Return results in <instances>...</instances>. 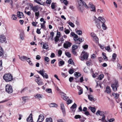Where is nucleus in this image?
Segmentation results:
<instances>
[{"label": "nucleus", "mask_w": 122, "mask_h": 122, "mask_svg": "<svg viewBox=\"0 0 122 122\" xmlns=\"http://www.w3.org/2000/svg\"><path fill=\"white\" fill-rule=\"evenodd\" d=\"M111 86L114 91L115 92L117 91V88L119 86L118 81L115 80V82L111 85Z\"/></svg>", "instance_id": "nucleus-3"}, {"label": "nucleus", "mask_w": 122, "mask_h": 122, "mask_svg": "<svg viewBox=\"0 0 122 122\" xmlns=\"http://www.w3.org/2000/svg\"><path fill=\"white\" fill-rule=\"evenodd\" d=\"M3 78L7 82L11 81L13 80L12 75L10 73L5 74L3 76Z\"/></svg>", "instance_id": "nucleus-2"}, {"label": "nucleus", "mask_w": 122, "mask_h": 122, "mask_svg": "<svg viewBox=\"0 0 122 122\" xmlns=\"http://www.w3.org/2000/svg\"><path fill=\"white\" fill-rule=\"evenodd\" d=\"M5 89L6 92L8 93H11L13 92L12 86L9 85H7L5 87Z\"/></svg>", "instance_id": "nucleus-4"}, {"label": "nucleus", "mask_w": 122, "mask_h": 122, "mask_svg": "<svg viewBox=\"0 0 122 122\" xmlns=\"http://www.w3.org/2000/svg\"><path fill=\"white\" fill-rule=\"evenodd\" d=\"M98 19L102 24L105 23V19L102 17H99L98 18Z\"/></svg>", "instance_id": "nucleus-17"}, {"label": "nucleus", "mask_w": 122, "mask_h": 122, "mask_svg": "<svg viewBox=\"0 0 122 122\" xmlns=\"http://www.w3.org/2000/svg\"><path fill=\"white\" fill-rule=\"evenodd\" d=\"M89 108L90 109L91 111L93 113H94L95 112L96 109L95 107L90 106L89 107Z\"/></svg>", "instance_id": "nucleus-23"}, {"label": "nucleus", "mask_w": 122, "mask_h": 122, "mask_svg": "<svg viewBox=\"0 0 122 122\" xmlns=\"http://www.w3.org/2000/svg\"><path fill=\"white\" fill-rule=\"evenodd\" d=\"M19 58L22 61H24L27 60H28L30 59V58H28L26 56H22L21 57L20 56Z\"/></svg>", "instance_id": "nucleus-14"}, {"label": "nucleus", "mask_w": 122, "mask_h": 122, "mask_svg": "<svg viewBox=\"0 0 122 122\" xmlns=\"http://www.w3.org/2000/svg\"><path fill=\"white\" fill-rule=\"evenodd\" d=\"M39 9V8L37 6H34L32 9V10L34 12L37 11Z\"/></svg>", "instance_id": "nucleus-19"}, {"label": "nucleus", "mask_w": 122, "mask_h": 122, "mask_svg": "<svg viewBox=\"0 0 122 122\" xmlns=\"http://www.w3.org/2000/svg\"><path fill=\"white\" fill-rule=\"evenodd\" d=\"M77 48V46L76 45H74L72 46V50H75Z\"/></svg>", "instance_id": "nucleus-40"}, {"label": "nucleus", "mask_w": 122, "mask_h": 122, "mask_svg": "<svg viewBox=\"0 0 122 122\" xmlns=\"http://www.w3.org/2000/svg\"><path fill=\"white\" fill-rule=\"evenodd\" d=\"M59 37H57V36H56V37L55 38V41L56 42L58 41L59 40Z\"/></svg>", "instance_id": "nucleus-62"}, {"label": "nucleus", "mask_w": 122, "mask_h": 122, "mask_svg": "<svg viewBox=\"0 0 122 122\" xmlns=\"http://www.w3.org/2000/svg\"><path fill=\"white\" fill-rule=\"evenodd\" d=\"M117 66L118 68L120 70H122V66L120 64L118 63Z\"/></svg>", "instance_id": "nucleus-50"}, {"label": "nucleus", "mask_w": 122, "mask_h": 122, "mask_svg": "<svg viewBox=\"0 0 122 122\" xmlns=\"http://www.w3.org/2000/svg\"><path fill=\"white\" fill-rule=\"evenodd\" d=\"M26 121L27 122H32L33 120L32 114H31L27 118Z\"/></svg>", "instance_id": "nucleus-13"}, {"label": "nucleus", "mask_w": 122, "mask_h": 122, "mask_svg": "<svg viewBox=\"0 0 122 122\" xmlns=\"http://www.w3.org/2000/svg\"><path fill=\"white\" fill-rule=\"evenodd\" d=\"M112 95L116 99L118 98L119 97V94L114 93H112Z\"/></svg>", "instance_id": "nucleus-21"}, {"label": "nucleus", "mask_w": 122, "mask_h": 122, "mask_svg": "<svg viewBox=\"0 0 122 122\" xmlns=\"http://www.w3.org/2000/svg\"><path fill=\"white\" fill-rule=\"evenodd\" d=\"M71 35L74 37V38H78V36L77 35L75 34L74 32H72L71 33Z\"/></svg>", "instance_id": "nucleus-30"}, {"label": "nucleus", "mask_w": 122, "mask_h": 122, "mask_svg": "<svg viewBox=\"0 0 122 122\" xmlns=\"http://www.w3.org/2000/svg\"><path fill=\"white\" fill-rule=\"evenodd\" d=\"M46 122H53L52 119L51 117L47 118L46 119Z\"/></svg>", "instance_id": "nucleus-31"}, {"label": "nucleus", "mask_w": 122, "mask_h": 122, "mask_svg": "<svg viewBox=\"0 0 122 122\" xmlns=\"http://www.w3.org/2000/svg\"><path fill=\"white\" fill-rule=\"evenodd\" d=\"M24 32L23 31L22 32L20 35V37L22 40H23L24 39Z\"/></svg>", "instance_id": "nucleus-26"}, {"label": "nucleus", "mask_w": 122, "mask_h": 122, "mask_svg": "<svg viewBox=\"0 0 122 122\" xmlns=\"http://www.w3.org/2000/svg\"><path fill=\"white\" fill-rule=\"evenodd\" d=\"M106 92H107L108 94H109L111 92V89L110 87L108 86H107L106 88Z\"/></svg>", "instance_id": "nucleus-25"}, {"label": "nucleus", "mask_w": 122, "mask_h": 122, "mask_svg": "<svg viewBox=\"0 0 122 122\" xmlns=\"http://www.w3.org/2000/svg\"><path fill=\"white\" fill-rule=\"evenodd\" d=\"M65 54L68 57H70L71 56V54L69 52H65Z\"/></svg>", "instance_id": "nucleus-43"}, {"label": "nucleus", "mask_w": 122, "mask_h": 122, "mask_svg": "<svg viewBox=\"0 0 122 122\" xmlns=\"http://www.w3.org/2000/svg\"><path fill=\"white\" fill-rule=\"evenodd\" d=\"M12 18L13 20H15L17 18V16L15 15H13Z\"/></svg>", "instance_id": "nucleus-57"}, {"label": "nucleus", "mask_w": 122, "mask_h": 122, "mask_svg": "<svg viewBox=\"0 0 122 122\" xmlns=\"http://www.w3.org/2000/svg\"><path fill=\"white\" fill-rule=\"evenodd\" d=\"M93 38V40L94 41H95L97 43V42H98V38L96 36L95 37Z\"/></svg>", "instance_id": "nucleus-46"}, {"label": "nucleus", "mask_w": 122, "mask_h": 122, "mask_svg": "<svg viewBox=\"0 0 122 122\" xmlns=\"http://www.w3.org/2000/svg\"><path fill=\"white\" fill-rule=\"evenodd\" d=\"M84 113L86 115L88 116L90 115V114L88 111H86Z\"/></svg>", "instance_id": "nucleus-64"}, {"label": "nucleus", "mask_w": 122, "mask_h": 122, "mask_svg": "<svg viewBox=\"0 0 122 122\" xmlns=\"http://www.w3.org/2000/svg\"><path fill=\"white\" fill-rule=\"evenodd\" d=\"M43 48L46 49H48L49 47L47 44L44 43L43 45Z\"/></svg>", "instance_id": "nucleus-22"}, {"label": "nucleus", "mask_w": 122, "mask_h": 122, "mask_svg": "<svg viewBox=\"0 0 122 122\" xmlns=\"http://www.w3.org/2000/svg\"><path fill=\"white\" fill-rule=\"evenodd\" d=\"M96 114L97 115H99L101 116H102L104 115V112L98 110L96 112Z\"/></svg>", "instance_id": "nucleus-16"}, {"label": "nucleus", "mask_w": 122, "mask_h": 122, "mask_svg": "<svg viewBox=\"0 0 122 122\" xmlns=\"http://www.w3.org/2000/svg\"><path fill=\"white\" fill-rule=\"evenodd\" d=\"M78 5L77 7V8L81 12L83 11L84 10L83 5H84V6L86 8H88V5H86V3L82 0H78Z\"/></svg>", "instance_id": "nucleus-1"}, {"label": "nucleus", "mask_w": 122, "mask_h": 122, "mask_svg": "<svg viewBox=\"0 0 122 122\" xmlns=\"http://www.w3.org/2000/svg\"><path fill=\"white\" fill-rule=\"evenodd\" d=\"M41 1V0H34V2H36L40 5H42V4L40 3Z\"/></svg>", "instance_id": "nucleus-47"}, {"label": "nucleus", "mask_w": 122, "mask_h": 122, "mask_svg": "<svg viewBox=\"0 0 122 122\" xmlns=\"http://www.w3.org/2000/svg\"><path fill=\"white\" fill-rule=\"evenodd\" d=\"M4 52L2 47L0 46V56H1L3 54Z\"/></svg>", "instance_id": "nucleus-33"}, {"label": "nucleus", "mask_w": 122, "mask_h": 122, "mask_svg": "<svg viewBox=\"0 0 122 122\" xmlns=\"http://www.w3.org/2000/svg\"><path fill=\"white\" fill-rule=\"evenodd\" d=\"M76 33L78 35H81L82 34V31L81 30H79L76 31Z\"/></svg>", "instance_id": "nucleus-45"}, {"label": "nucleus", "mask_w": 122, "mask_h": 122, "mask_svg": "<svg viewBox=\"0 0 122 122\" xmlns=\"http://www.w3.org/2000/svg\"><path fill=\"white\" fill-rule=\"evenodd\" d=\"M88 6V8L90 7L92 9L91 10V11L94 12L96 11L95 6L92 3H89V4Z\"/></svg>", "instance_id": "nucleus-8"}, {"label": "nucleus", "mask_w": 122, "mask_h": 122, "mask_svg": "<svg viewBox=\"0 0 122 122\" xmlns=\"http://www.w3.org/2000/svg\"><path fill=\"white\" fill-rule=\"evenodd\" d=\"M74 76L77 78L78 77L80 76L81 74L79 73L76 72L74 73Z\"/></svg>", "instance_id": "nucleus-38"}, {"label": "nucleus", "mask_w": 122, "mask_h": 122, "mask_svg": "<svg viewBox=\"0 0 122 122\" xmlns=\"http://www.w3.org/2000/svg\"><path fill=\"white\" fill-rule=\"evenodd\" d=\"M104 77V75L102 74H101L99 76L98 79L100 80H101Z\"/></svg>", "instance_id": "nucleus-44"}, {"label": "nucleus", "mask_w": 122, "mask_h": 122, "mask_svg": "<svg viewBox=\"0 0 122 122\" xmlns=\"http://www.w3.org/2000/svg\"><path fill=\"white\" fill-rule=\"evenodd\" d=\"M45 71L43 70H40L38 72L40 74L43 78H45L46 79H48V75L46 73H44Z\"/></svg>", "instance_id": "nucleus-5"}, {"label": "nucleus", "mask_w": 122, "mask_h": 122, "mask_svg": "<svg viewBox=\"0 0 122 122\" xmlns=\"http://www.w3.org/2000/svg\"><path fill=\"white\" fill-rule=\"evenodd\" d=\"M102 56L105 60H107V58L106 56V54L104 52L102 53Z\"/></svg>", "instance_id": "nucleus-32"}, {"label": "nucleus", "mask_w": 122, "mask_h": 122, "mask_svg": "<svg viewBox=\"0 0 122 122\" xmlns=\"http://www.w3.org/2000/svg\"><path fill=\"white\" fill-rule=\"evenodd\" d=\"M76 107L77 105L76 103H74L72 105V106L70 107V109L71 111L74 112H75Z\"/></svg>", "instance_id": "nucleus-12"}, {"label": "nucleus", "mask_w": 122, "mask_h": 122, "mask_svg": "<svg viewBox=\"0 0 122 122\" xmlns=\"http://www.w3.org/2000/svg\"><path fill=\"white\" fill-rule=\"evenodd\" d=\"M86 119V118L83 117H81V118H80V121L81 122H84Z\"/></svg>", "instance_id": "nucleus-37"}, {"label": "nucleus", "mask_w": 122, "mask_h": 122, "mask_svg": "<svg viewBox=\"0 0 122 122\" xmlns=\"http://www.w3.org/2000/svg\"><path fill=\"white\" fill-rule=\"evenodd\" d=\"M68 24L71 26L73 28H74L75 27V25L72 22H69Z\"/></svg>", "instance_id": "nucleus-53"}, {"label": "nucleus", "mask_w": 122, "mask_h": 122, "mask_svg": "<svg viewBox=\"0 0 122 122\" xmlns=\"http://www.w3.org/2000/svg\"><path fill=\"white\" fill-rule=\"evenodd\" d=\"M96 23H97L96 25L97 27L99 29H100L101 28V26L100 23H97V22H96Z\"/></svg>", "instance_id": "nucleus-59"}, {"label": "nucleus", "mask_w": 122, "mask_h": 122, "mask_svg": "<svg viewBox=\"0 0 122 122\" xmlns=\"http://www.w3.org/2000/svg\"><path fill=\"white\" fill-rule=\"evenodd\" d=\"M24 12L25 14H27L28 15H30L31 14V13L30 11H28L27 12L25 10L24 11Z\"/></svg>", "instance_id": "nucleus-55"}, {"label": "nucleus", "mask_w": 122, "mask_h": 122, "mask_svg": "<svg viewBox=\"0 0 122 122\" xmlns=\"http://www.w3.org/2000/svg\"><path fill=\"white\" fill-rule=\"evenodd\" d=\"M43 95H41L39 94H37L36 95L34 96V97L40 100L43 97Z\"/></svg>", "instance_id": "nucleus-15"}, {"label": "nucleus", "mask_w": 122, "mask_h": 122, "mask_svg": "<svg viewBox=\"0 0 122 122\" xmlns=\"http://www.w3.org/2000/svg\"><path fill=\"white\" fill-rule=\"evenodd\" d=\"M54 33L53 32H51L50 33V37L52 41L53 40V38L54 36Z\"/></svg>", "instance_id": "nucleus-39"}, {"label": "nucleus", "mask_w": 122, "mask_h": 122, "mask_svg": "<svg viewBox=\"0 0 122 122\" xmlns=\"http://www.w3.org/2000/svg\"><path fill=\"white\" fill-rule=\"evenodd\" d=\"M105 119V116L104 115H103L102 116V118L101 119H99V120L102 121L103 122H107V121H106V120L105 121H104Z\"/></svg>", "instance_id": "nucleus-34"}, {"label": "nucleus", "mask_w": 122, "mask_h": 122, "mask_svg": "<svg viewBox=\"0 0 122 122\" xmlns=\"http://www.w3.org/2000/svg\"><path fill=\"white\" fill-rule=\"evenodd\" d=\"M18 16L19 18H21L23 16V14L22 12L18 11L17 12Z\"/></svg>", "instance_id": "nucleus-18"}, {"label": "nucleus", "mask_w": 122, "mask_h": 122, "mask_svg": "<svg viewBox=\"0 0 122 122\" xmlns=\"http://www.w3.org/2000/svg\"><path fill=\"white\" fill-rule=\"evenodd\" d=\"M74 40L75 41V43L76 44H80L81 43L78 40V37L76 38H74Z\"/></svg>", "instance_id": "nucleus-29"}, {"label": "nucleus", "mask_w": 122, "mask_h": 122, "mask_svg": "<svg viewBox=\"0 0 122 122\" xmlns=\"http://www.w3.org/2000/svg\"><path fill=\"white\" fill-rule=\"evenodd\" d=\"M117 55L115 53L113 54L112 55V58L114 60H115L116 58V57L117 56Z\"/></svg>", "instance_id": "nucleus-52"}, {"label": "nucleus", "mask_w": 122, "mask_h": 122, "mask_svg": "<svg viewBox=\"0 0 122 122\" xmlns=\"http://www.w3.org/2000/svg\"><path fill=\"white\" fill-rule=\"evenodd\" d=\"M62 53V51L61 50H59L58 51V56H60L61 55Z\"/></svg>", "instance_id": "nucleus-58"}, {"label": "nucleus", "mask_w": 122, "mask_h": 122, "mask_svg": "<svg viewBox=\"0 0 122 122\" xmlns=\"http://www.w3.org/2000/svg\"><path fill=\"white\" fill-rule=\"evenodd\" d=\"M45 61L47 62H48L50 60L49 58L48 57H45L44 58Z\"/></svg>", "instance_id": "nucleus-56"}, {"label": "nucleus", "mask_w": 122, "mask_h": 122, "mask_svg": "<svg viewBox=\"0 0 122 122\" xmlns=\"http://www.w3.org/2000/svg\"><path fill=\"white\" fill-rule=\"evenodd\" d=\"M56 5V3L53 2L51 4V7L52 9H54L55 7V5Z\"/></svg>", "instance_id": "nucleus-41"}, {"label": "nucleus", "mask_w": 122, "mask_h": 122, "mask_svg": "<svg viewBox=\"0 0 122 122\" xmlns=\"http://www.w3.org/2000/svg\"><path fill=\"white\" fill-rule=\"evenodd\" d=\"M51 0H46V6H49L51 4ZM44 5H45V4Z\"/></svg>", "instance_id": "nucleus-27"}, {"label": "nucleus", "mask_w": 122, "mask_h": 122, "mask_svg": "<svg viewBox=\"0 0 122 122\" xmlns=\"http://www.w3.org/2000/svg\"><path fill=\"white\" fill-rule=\"evenodd\" d=\"M27 97H22V99L23 101V102H24L23 103H24L26 101L27 99Z\"/></svg>", "instance_id": "nucleus-48"}, {"label": "nucleus", "mask_w": 122, "mask_h": 122, "mask_svg": "<svg viewBox=\"0 0 122 122\" xmlns=\"http://www.w3.org/2000/svg\"><path fill=\"white\" fill-rule=\"evenodd\" d=\"M88 98L91 101H92L94 100V97L92 95H88Z\"/></svg>", "instance_id": "nucleus-28"}, {"label": "nucleus", "mask_w": 122, "mask_h": 122, "mask_svg": "<svg viewBox=\"0 0 122 122\" xmlns=\"http://www.w3.org/2000/svg\"><path fill=\"white\" fill-rule=\"evenodd\" d=\"M72 45V43L70 42L66 41L63 44V47L66 49H67L70 47Z\"/></svg>", "instance_id": "nucleus-7"}, {"label": "nucleus", "mask_w": 122, "mask_h": 122, "mask_svg": "<svg viewBox=\"0 0 122 122\" xmlns=\"http://www.w3.org/2000/svg\"><path fill=\"white\" fill-rule=\"evenodd\" d=\"M59 66H61L63 65L64 64V61H60L59 62Z\"/></svg>", "instance_id": "nucleus-35"}, {"label": "nucleus", "mask_w": 122, "mask_h": 122, "mask_svg": "<svg viewBox=\"0 0 122 122\" xmlns=\"http://www.w3.org/2000/svg\"><path fill=\"white\" fill-rule=\"evenodd\" d=\"M6 38L4 35H0V42L2 43L5 42Z\"/></svg>", "instance_id": "nucleus-11"}, {"label": "nucleus", "mask_w": 122, "mask_h": 122, "mask_svg": "<svg viewBox=\"0 0 122 122\" xmlns=\"http://www.w3.org/2000/svg\"><path fill=\"white\" fill-rule=\"evenodd\" d=\"M104 23H103L102 25V27L103 29L104 30H106L107 28V27L106 26V25Z\"/></svg>", "instance_id": "nucleus-36"}, {"label": "nucleus", "mask_w": 122, "mask_h": 122, "mask_svg": "<svg viewBox=\"0 0 122 122\" xmlns=\"http://www.w3.org/2000/svg\"><path fill=\"white\" fill-rule=\"evenodd\" d=\"M44 116L42 114L40 115L39 116L37 122H41L44 120Z\"/></svg>", "instance_id": "nucleus-10"}, {"label": "nucleus", "mask_w": 122, "mask_h": 122, "mask_svg": "<svg viewBox=\"0 0 122 122\" xmlns=\"http://www.w3.org/2000/svg\"><path fill=\"white\" fill-rule=\"evenodd\" d=\"M105 49L108 51L111 52L112 51V50L110 49V47L109 46H108L107 47H105Z\"/></svg>", "instance_id": "nucleus-42"}, {"label": "nucleus", "mask_w": 122, "mask_h": 122, "mask_svg": "<svg viewBox=\"0 0 122 122\" xmlns=\"http://www.w3.org/2000/svg\"><path fill=\"white\" fill-rule=\"evenodd\" d=\"M68 63L70 64H74V63L73 62V61L71 59H70L68 61Z\"/></svg>", "instance_id": "nucleus-54"}, {"label": "nucleus", "mask_w": 122, "mask_h": 122, "mask_svg": "<svg viewBox=\"0 0 122 122\" xmlns=\"http://www.w3.org/2000/svg\"><path fill=\"white\" fill-rule=\"evenodd\" d=\"M35 81L37 82L39 85H41L43 84L42 82L40 80H39L38 79H35Z\"/></svg>", "instance_id": "nucleus-20"}, {"label": "nucleus", "mask_w": 122, "mask_h": 122, "mask_svg": "<svg viewBox=\"0 0 122 122\" xmlns=\"http://www.w3.org/2000/svg\"><path fill=\"white\" fill-rule=\"evenodd\" d=\"M60 106L61 108L63 114V116L64 117L66 116V112L65 107L63 103L61 102V103Z\"/></svg>", "instance_id": "nucleus-6"}, {"label": "nucleus", "mask_w": 122, "mask_h": 122, "mask_svg": "<svg viewBox=\"0 0 122 122\" xmlns=\"http://www.w3.org/2000/svg\"><path fill=\"white\" fill-rule=\"evenodd\" d=\"M49 106L50 107H57V105L54 103H51L49 104Z\"/></svg>", "instance_id": "nucleus-24"}, {"label": "nucleus", "mask_w": 122, "mask_h": 122, "mask_svg": "<svg viewBox=\"0 0 122 122\" xmlns=\"http://www.w3.org/2000/svg\"><path fill=\"white\" fill-rule=\"evenodd\" d=\"M81 116L79 115H76L74 117V118L76 119H78V118L80 119V118H81Z\"/></svg>", "instance_id": "nucleus-51"}, {"label": "nucleus", "mask_w": 122, "mask_h": 122, "mask_svg": "<svg viewBox=\"0 0 122 122\" xmlns=\"http://www.w3.org/2000/svg\"><path fill=\"white\" fill-rule=\"evenodd\" d=\"M72 102V101L70 99H69L67 101V104H69L71 103Z\"/></svg>", "instance_id": "nucleus-61"}, {"label": "nucleus", "mask_w": 122, "mask_h": 122, "mask_svg": "<svg viewBox=\"0 0 122 122\" xmlns=\"http://www.w3.org/2000/svg\"><path fill=\"white\" fill-rule=\"evenodd\" d=\"M2 61L1 60L0 61V71L1 70L3 69V66L2 65Z\"/></svg>", "instance_id": "nucleus-49"}, {"label": "nucleus", "mask_w": 122, "mask_h": 122, "mask_svg": "<svg viewBox=\"0 0 122 122\" xmlns=\"http://www.w3.org/2000/svg\"><path fill=\"white\" fill-rule=\"evenodd\" d=\"M88 57L87 53V52L85 53L82 56H81V61H83L85 59H87Z\"/></svg>", "instance_id": "nucleus-9"}, {"label": "nucleus", "mask_w": 122, "mask_h": 122, "mask_svg": "<svg viewBox=\"0 0 122 122\" xmlns=\"http://www.w3.org/2000/svg\"><path fill=\"white\" fill-rule=\"evenodd\" d=\"M57 122H66L65 120H63L62 119H58L57 120Z\"/></svg>", "instance_id": "nucleus-63"}, {"label": "nucleus", "mask_w": 122, "mask_h": 122, "mask_svg": "<svg viewBox=\"0 0 122 122\" xmlns=\"http://www.w3.org/2000/svg\"><path fill=\"white\" fill-rule=\"evenodd\" d=\"M74 72V71L72 69H70L69 70V73L70 74H72Z\"/></svg>", "instance_id": "nucleus-60"}]
</instances>
